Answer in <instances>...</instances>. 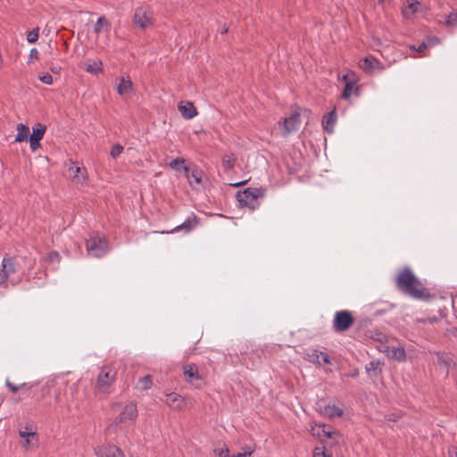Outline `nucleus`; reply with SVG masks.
I'll return each mask as SVG.
<instances>
[{
    "label": "nucleus",
    "instance_id": "nucleus-9",
    "mask_svg": "<svg viewBox=\"0 0 457 457\" xmlns=\"http://www.w3.org/2000/svg\"><path fill=\"white\" fill-rule=\"evenodd\" d=\"M301 123V117L298 112L292 113L289 117H286L282 121L278 122V126L282 129L283 137H287L292 132L298 129Z\"/></svg>",
    "mask_w": 457,
    "mask_h": 457
},
{
    "label": "nucleus",
    "instance_id": "nucleus-31",
    "mask_svg": "<svg viewBox=\"0 0 457 457\" xmlns=\"http://www.w3.org/2000/svg\"><path fill=\"white\" fill-rule=\"evenodd\" d=\"M391 357L397 361H404L406 358L405 350L403 347H393L391 350Z\"/></svg>",
    "mask_w": 457,
    "mask_h": 457
},
{
    "label": "nucleus",
    "instance_id": "nucleus-3",
    "mask_svg": "<svg viewBox=\"0 0 457 457\" xmlns=\"http://www.w3.org/2000/svg\"><path fill=\"white\" fill-rule=\"evenodd\" d=\"M262 195L260 188L248 187L237 193V199L241 206H246L252 211L259 207L258 198Z\"/></svg>",
    "mask_w": 457,
    "mask_h": 457
},
{
    "label": "nucleus",
    "instance_id": "nucleus-5",
    "mask_svg": "<svg viewBox=\"0 0 457 457\" xmlns=\"http://www.w3.org/2000/svg\"><path fill=\"white\" fill-rule=\"evenodd\" d=\"M87 250L88 254L101 258L107 253V242L98 234H93L87 240Z\"/></svg>",
    "mask_w": 457,
    "mask_h": 457
},
{
    "label": "nucleus",
    "instance_id": "nucleus-22",
    "mask_svg": "<svg viewBox=\"0 0 457 457\" xmlns=\"http://www.w3.org/2000/svg\"><path fill=\"white\" fill-rule=\"evenodd\" d=\"M29 134V128L22 123H19L17 125V135L15 137L14 142L21 143L24 142L28 139Z\"/></svg>",
    "mask_w": 457,
    "mask_h": 457
},
{
    "label": "nucleus",
    "instance_id": "nucleus-49",
    "mask_svg": "<svg viewBox=\"0 0 457 457\" xmlns=\"http://www.w3.org/2000/svg\"><path fill=\"white\" fill-rule=\"evenodd\" d=\"M24 439H25V441L23 443V446L27 447L30 443L29 437H25Z\"/></svg>",
    "mask_w": 457,
    "mask_h": 457
},
{
    "label": "nucleus",
    "instance_id": "nucleus-19",
    "mask_svg": "<svg viewBox=\"0 0 457 457\" xmlns=\"http://www.w3.org/2000/svg\"><path fill=\"white\" fill-rule=\"evenodd\" d=\"M435 353L437 357L438 364L445 369L446 375H448L449 370L453 364V360L451 354L442 352H436Z\"/></svg>",
    "mask_w": 457,
    "mask_h": 457
},
{
    "label": "nucleus",
    "instance_id": "nucleus-15",
    "mask_svg": "<svg viewBox=\"0 0 457 457\" xmlns=\"http://www.w3.org/2000/svg\"><path fill=\"white\" fill-rule=\"evenodd\" d=\"M178 110L186 120L193 119L197 115V110L194 104L189 101H180L178 104Z\"/></svg>",
    "mask_w": 457,
    "mask_h": 457
},
{
    "label": "nucleus",
    "instance_id": "nucleus-30",
    "mask_svg": "<svg viewBox=\"0 0 457 457\" xmlns=\"http://www.w3.org/2000/svg\"><path fill=\"white\" fill-rule=\"evenodd\" d=\"M420 5V3L418 1H414L411 4H409L403 10V15L405 18H409L418 12V6Z\"/></svg>",
    "mask_w": 457,
    "mask_h": 457
},
{
    "label": "nucleus",
    "instance_id": "nucleus-14",
    "mask_svg": "<svg viewBox=\"0 0 457 457\" xmlns=\"http://www.w3.org/2000/svg\"><path fill=\"white\" fill-rule=\"evenodd\" d=\"M71 165L68 168L70 176L72 177L73 181L76 183H81L87 179V172L84 167L75 165L76 162H71Z\"/></svg>",
    "mask_w": 457,
    "mask_h": 457
},
{
    "label": "nucleus",
    "instance_id": "nucleus-32",
    "mask_svg": "<svg viewBox=\"0 0 457 457\" xmlns=\"http://www.w3.org/2000/svg\"><path fill=\"white\" fill-rule=\"evenodd\" d=\"M19 435L21 438L25 437H37V433L30 427L27 426L24 430L20 429Z\"/></svg>",
    "mask_w": 457,
    "mask_h": 457
},
{
    "label": "nucleus",
    "instance_id": "nucleus-4",
    "mask_svg": "<svg viewBox=\"0 0 457 457\" xmlns=\"http://www.w3.org/2000/svg\"><path fill=\"white\" fill-rule=\"evenodd\" d=\"M116 377V371L110 368L104 367L98 374L97 381L95 386L96 393H108Z\"/></svg>",
    "mask_w": 457,
    "mask_h": 457
},
{
    "label": "nucleus",
    "instance_id": "nucleus-23",
    "mask_svg": "<svg viewBox=\"0 0 457 457\" xmlns=\"http://www.w3.org/2000/svg\"><path fill=\"white\" fill-rule=\"evenodd\" d=\"M153 385V378L151 375L140 377L136 383V389L145 391L151 388Z\"/></svg>",
    "mask_w": 457,
    "mask_h": 457
},
{
    "label": "nucleus",
    "instance_id": "nucleus-53",
    "mask_svg": "<svg viewBox=\"0 0 457 457\" xmlns=\"http://www.w3.org/2000/svg\"><path fill=\"white\" fill-rule=\"evenodd\" d=\"M455 457H457V451L454 452Z\"/></svg>",
    "mask_w": 457,
    "mask_h": 457
},
{
    "label": "nucleus",
    "instance_id": "nucleus-2",
    "mask_svg": "<svg viewBox=\"0 0 457 457\" xmlns=\"http://www.w3.org/2000/svg\"><path fill=\"white\" fill-rule=\"evenodd\" d=\"M173 172L179 178H184L188 184L195 188V184L202 183V171L188 159L183 157L173 158Z\"/></svg>",
    "mask_w": 457,
    "mask_h": 457
},
{
    "label": "nucleus",
    "instance_id": "nucleus-39",
    "mask_svg": "<svg viewBox=\"0 0 457 457\" xmlns=\"http://www.w3.org/2000/svg\"><path fill=\"white\" fill-rule=\"evenodd\" d=\"M45 260L49 262H60L61 256L58 252L52 251L47 253V255L45 257Z\"/></svg>",
    "mask_w": 457,
    "mask_h": 457
},
{
    "label": "nucleus",
    "instance_id": "nucleus-27",
    "mask_svg": "<svg viewBox=\"0 0 457 457\" xmlns=\"http://www.w3.org/2000/svg\"><path fill=\"white\" fill-rule=\"evenodd\" d=\"M85 71L91 74H98L103 71V62L101 60L94 61L93 63L87 64Z\"/></svg>",
    "mask_w": 457,
    "mask_h": 457
},
{
    "label": "nucleus",
    "instance_id": "nucleus-44",
    "mask_svg": "<svg viewBox=\"0 0 457 457\" xmlns=\"http://www.w3.org/2000/svg\"><path fill=\"white\" fill-rule=\"evenodd\" d=\"M29 144H30V148L33 152L37 150L41 145L39 140L32 139L30 137H29Z\"/></svg>",
    "mask_w": 457,
    "mask_h": 457
},
{
    "label": "nucleus",
    "instance_id": "nucleus-28",
    "mask_svg": "<svg viewBox=\"0 0 457 457\" xmlns=\"http://www.w3.org/2000/svg\"><path fill=\"white\" fill-rule=\"evenodd\" d=\"M110 27H111V24H110L109 21L104 16H102L97 19L94 31L96 34H100L102 32L103 29H110Z\"/></svg>",
    "mask_w": 457,
    "mask_h": 457
},
{
    "label": "nucleus",
    "instance_id": "nucleus-50",
    "mask_svg": "<svg viewBox=\"0 0 457 457\" xmlns=\"http://www.w3.org/2000/svg\"><path fill=\"white\" fill-rule=\"evenodd\" d=\"M60 395H61L60 393H56V394H55L54 398H55V402H56V403H59V402H60Z\"/></svg>",
    "mask_w": 457,
    "mask_h": 457
},
{
    "label": "nucleus",
    "instance_id": "nucleus-24",
    "mask_svg": "<svg viewBox=\"0 0 457 457\" xmlns=\"http://www.w3.org/2000/svg\"><path fill=\"white\" fill-rule=\"evenodd\" d=\"M46 131V127L41 123H37L35 127L32 128V134L29 137L40 141L44 137Z\"/></svg>",
    "mask_w": 457,
    "mask_h": 457
},
{
    "label": "nucleus",
    "instance_id": "nucleus-21",
    "mask_svg": "<svg viewBox=\"0 0 457 457\" xmlns=\"http://www.w3.org/2000/svg\"><path fill=\"white\" fill-rule=\"evenodd\" d=\"M383 363L380 361H371L366 365V371L370 376L378 377L382 371Z\"/></svg>",
    "mask_w": 457,
    "mask_h": 457
},
{
    "label": "nucleus",
    "instance_id": "nucleus-51",
    "mask_svg": "<svg viewBox=\"0 0 457 457\" xmlns=\"http://www.w3.org/2000/svg\"><path fill=\"white\" fill-rule=\"evenodd\" d=\"M21 385H24V387L23 388H26V389H30L32 387L31 385H29L27 383H22Z\"/></svg>",
    "mask_w": 457,
    "mask_h": 457
},
{
    "label": "nucleus",
    "instance_id": "nucleus-29",
    "mask_svg": "<svg viewBox=\"0 0 457 457\" xmlns=\"http://www.w3.org/2000/svg\"><path fill=\"white\" fill-rule=\"evenodd\" d=\"M333 435H337V430H329L327 429V426L325 424L320 425V429L317 431V436L322 442V437L329 438Z\"/></svg>",
    "mask_w": 457,
    "mask_h": 457
},
{
    "label": "nucleus",
    "instance_id": "nucleus-48",
    "mask_svg": "<svg viewBox=\"0 0 457 457\" xmlns=\"http://www.w3.org/2000/svg\"><path fill=\"white\" fill-rule=\"evenodd\" d=\"M401 417L397 414H392L389 416L388 420L394 422L397 421Z\"/></svg>",
    "mask_w": 457,
    "mask_h": 457
},
{
    "label": "nucleus",
    "instance_id": "nucleus-42",
    "mask_svg": "<svg viewBox=\"0 0 457 457\" xmlns=\"http://www.w3.org/2000/svg\"><path fill=\"white\" fill-rule=\"evenodd\" d=\"M214 453L219 457H231L228 447H224L221 449H214Z\"/></svg>",
    "mask_w": 457,
    "mask_h": 457
},
{
    "label": "nucleus",
    "instance_id": "nucleus-20",
    "mask_svg": "<svg viewBox=\"0 0 457 457\" xmlns=\"http://www.w3.org/2000/svg\"><path fill=\"white\" fill-rule=\"evenodd\" d=\"M337 120V115L335 111H331L324 115L322 119V126L324 129L328 132L332 133L334 130V126L336 124Z\"/></svg>",
    "mask_w": 457,
    "mask_h": 457
},
{
    "label": "nucleus",
    "instance_id": "nucleus-38",
    "mask_svg": "<svg viewBox=\"0 0 457 457\" xmlns=\"http://www.w3.org/2000/svg\"><path fill=\"white\" fill-rule=\"evenodd\" d=\"M38 28L29 31L27 35V40L29 44L36 43L38 39Z\"/></svg>",
    "mask_w": 457,
    "mask_h": 457
},
{
    "label": "nucleus",
    "instance_id": "nucleus-34",
    "mask_svg": "<svg viewBox=\"0 0 457 457\" xmlns=\"http://www.w3.org/2000/svg\"><path fill=\"white\" fill-rule=\"evenodd\" d=\"M353 85H354V82H353V81L345 82V88H344V91L342 94L343 98L348 99L351 96V95L353 93Z\"/></svg>",
    "mask_w": 457,
    "mask_h": 457
},
{
    "label": "nucleus",
    "instance_id": "nucleus-6",
    "mask_svg": "<svg viewBox=\"0 0 457 457\" xmlns=\"http://www.w3.org/2000/svg\"><path fill=\"white\" fill-rule=\"evenodd\" d=\"M354 320L351 312L346 310L337 312L333 320V329L337 333L346 331L353 325Z\"/></svg>",
    "mask_w": 457,
    "mask_h": 457
},
{
    "label": "nucleus",
    "instance_id": "nucleus-13",
    "mask_svg": "<svg viewBox=\"0 0 457 457\" xmlns=\"http://www.w3.org/2000/svg\"><path fill=\"white\" fill-rule=\"evenodd\" d=\"M306 359L314 364L321 365V363L330 364L331 361L329 356L319 350L311 349L306 353Z\"/></svg>",
    "mask_w": 457,
    "mask_h": 457
},
{
    "label": "nucleus",
    "instance_id": "nucleus-7",
    "mask_svg": "<svg viewBox=\"0 0 457 457\" xmlns=\"http://www.w3.org/2000/svg\"><path fill=\"white\" fill-rule=\"evenodd\" d=\"M137 417V409L135 403L130 402L124 406L122 411L115 418L113 424L120 428L127 427Z\"/></svg>",
    "mask_w": 457,
    "mask_h": 457
},
{
    "label": "nucleus",
    "instance_id": "nucleus-10",
    "mask_svg": "<svg viewBox=\"0 0 457 457\" xmlns=\"http://www.w3.org/2000/svg\"><path fill=\"white\" fill-rule=\"evenodd\" d=\"M16 272V264L12 258L4 257L2 261V270L0 271V286L7 287L6 281L9 277Z\"/></svg>",
    "mask_w": 457,
    "mask_h": 457
},
{
    "label": "nucleus",
    "instance_id": "nucleus-47",
    "mask_svg": "<svg viewBox=\"0 0 457 457\" xmlns=\"http://www.w3.org/2000/svg\"><path fill=\"white\" fill-rule=\"evenodd\" d=\"M426 48H427V44L423 42V43H421V44L420 45V46L416 49V51H417V52H419V53H421V52H423Z\"/></svg>",
    "mask_w": 457,
    "mask_h": 457
},
{
    "label": "nucleus",
    "instance_id": "nucleus-45",
    "mask_svg": "<svg viewBox=\"0 0 457 457\" xmlns=\"http://www.w3.org/2000/svg\"><path fill=\"white\" fill-rule=\"evenodd\" d=\"M29 57H30V59L38 60L39 59V53H38L37 49L32 48L30 50Z\"/></svg>",
    "mask_w": 457,
    "mask_h": 457
},
{
    "label": "nucleus",
    "instance_id": "nucleus-8",
    "mask_svg": "<svg viewBox=\"0 0 457 457\" xmlns=\"http://www.w3.org/2000/svg\"><path fill=\"white\" fill-rule=\"evenodd\" d=\"M183 375L185 379L196 388H201L204 385V380L199 374L198 368L194 363L186 364L183 366Z\"/></svg>",
    "mask_w": 457,
    "mask_h": 457
},
{
    "label": "nucleus",
    "instance_id": "nucleus-52",
    "mask_svg": "<svg viewBox=\"0 0 457 457\" xmlns=\"http://www.w3.org/2000/svg\"><path fill=\"white\" fill-rule=\"evenodd\" d=\"M221 32H222V33H227V32H228V29H227V28L222 29V31H221Z\"/></svg>",
    "mask_w": 457,
    "mask_h": 457
},
{
    "label": "nucleus",
    "instance_id": "nucleus-36",
    "mask_svg": "<svg viewBox=\"0 0 457 457\" xmlns=\"http://www.w3.org/2000/svg\"><path fill=\"white\" fill-rule=\"evenodd\" d=\"M446 24L453 27H457V10L452 12L446 17Z\"/></svg>",
    "mask_w": 457,
    "mask_h": 457
},
{
    "label": "nucleus",
    "instance_id": "nucleus-43",
    "mask_svg": "<svg viewBox=\"0 0 457 457\" xmlns=\"http://www.w3.org/2000/svg\"><path fill=\"white\" fill-rule=\"evenodd\" d=\"M39 79L41 82L46 85H52L53 84V77L49 73H45L42 76L39 77Z\"/></svg>",
    "mask_w": 457,
    "mask_h": 457
},
{
    "label": "nucleus",
    "instance_id": "nucleus-35",
    "mask_svg": "<svg viewBox=\"0 0 457 457\" xmlns=\"http://www.w3.org/2000/svg\"><path fill=\"white\" fill-rule=\"evenodd\" d=\"M312 457H332L331 454L326 453V446H316L313 450Z\"/></svg>",
    "mask_w": 457,
    "mask_h": 457
},
{
    "label": "nucleus",
    "instance_id": "nucleus-46",
    "mask_svg": "<svg viewBox=\"0 0 457 457\" xmlns=\"http://www.w3.org/2000/svg\"><path fill=\"white\" fill-rule=\"evenodd\" d=\"M329 438L333 439L336 444H339V441L342 440L343 436L340 432L337 431V435H333L332 436H329Z\"/></svg>",
    "mask_w": 457,
    "mask_h": 457
},
{
    "label": "nucleus",
    "instance_id": "nucleus-11",
    "mask_svg": "<svg viewBox=\"0 0 457 457\" xmlns=\"http://www.w3.org/2000/svg\"><path fill=\"white\" fill-rule=\"evenodd\" d=\"M95 453L97 457H125L121 449L112 445L99 446Z\"/></svg>",
    "mask_w": 457,
    "mask_h": 457
},
{
    "label": "nucleus",
    "instance_id": "nucleus-33",
    "mask_svg": "<svg viewBox=\"0 0 457 457\" xmlns=\"http://www.w3.org/2000/svg\"><path fill=\"white\" fill-rule=\"evenodd\" d=\"M243 453H238L237 454L232 455L231 457H251V455L254 452V448L251 445H245L242 448Z\"/></svg>",
    "mask_w": 457,
    "mask_h": 457
},
{
    "label": "nucleus",
    "instance_id": "nucleus-12",
    "mask_svg": "<svg viewBox=\"0 0 457 457\" xmlns=\"http://www.w3.org/2000/svg\"><path fill=\"white\" fill-rule=\"evenodd\" d=\"M133 22L140 29L147 28L151 23L150 12L144 8H137L134 13Z\"/></svg>",
    "mask_w": 457,
    "mask_h": 457
},
{
    "label": "nucleus",
    "instance_id": "nucleus-26",
    "mask_svg": "<svg viewBox=\"0 0 457 457\" xmlns=\"http://www.w3.org/2000/svg\"><path fill=\"white\" fill-rule=\"evenodd\" d=\"M236 161L234 154H226L222 156V166L226 170H229L234 168Z\"/></svg>",
    "mask_w": 457,
    "mask_h": 457
},
{
    "label": "nucleus",
    "instance_id": "nucleus-41",
    "mask_svg": "<svg viewBox=\"0 0 457 457\" xmlns=\"http://www.w3.org/2000/svg\"><path fill=\"white\" fill-rule=\"evenodd\" d=\"M5 385L12 393H17L20 389H23L24 387V385H13L8 378L5 380Z\"/></svg>",
    "mask_w": 457,
    "mask_h": 457
},
{
    "label": "nucleus",
    "instance_id": "nucleus-18",
    "mask_svg": "<svg viewBox=\"0 0 457 457\" xmlns=\"http://www.w3.org/2000/svg\"><path fill=\"white\" fill-rule=\"evenodd\" d=\"M320 413L329 419H335L343 415L344 409L342 406L328 404L320 411Z\"/></svg>",
    "mask_w": 457,
    "mask_h": 457
},
{
    "label": "nucleus",
    "instance_id": "nucleus-1",
    "mask_svg": "<svg viewBox=\"0 0 457 457\" xmlns=\"http://www.w3.org/2000/svg\"><path fill=\"white\" fill-rule=\"evenodd\" d=\"M395 286L399 291L413 299L428 301L431 298L429 290L423 286L410 267L399 270L395 278Z\"/></svg>",
    "mask_w": 457,
    "mask_h": 457
},
{
    "label": "nucleus",
    "instance_id": "nucleus-37",
    "mask_svg": "<svg viewBox=\"0 0 457 457\" xmlns=\"http://www.w3.org/2000/svg\"><path fill=\"white\" fill-rule=\"evenodd\" d=\"M173 409H181L185 404V400L178 395L173 394Z\"/></svg>",
    "mask_w": 457,
    "mask_h": 457
},
{
    "label": "nucleus",
    "instance_id": "nucleus-16",
    "mask_svg": "<svg viewBox=\"0 0 457 457\" xmlns=\"http://www.w3.org/2000/svg\"><path fill=\"white\" fill-rule=\"evenodd\" d=\"M360 67L365 71H370L372 70H383L384 66L382 62L372 55L366 56L360 62Z\"/></svg>",
    "mask_w": 457,
    "mask_h": 457
},
{
    "label": "nucleus",
    "instance_id": "nucleus-25",
    "mask_svg": "<svg viewBox=\"0 0 457 457\" xmlns=\"http://www.w3.org/2000/svg\"><path fill=\"white\" fill-rule=\"evenodd\" d=\"M132 87V82L131 80L128 78H124V77H121L120 79V83L118 85V93L120 95H124L126 93H128Z\"/></svg>",
    "mask_w": 457,
    "mask_h": 457
},
{
    "label": "nucleus",
    "instance_id": "nucleus-17",
    "mask_svg": "<svg viewBox=\"0 0 457 457\" xmlns=\"http://www.w3.org/2000/svg\"><path fill=\"white\" fill-rule=\"evenodd\" d=\"M196 224L197 221L195 216L188 217L186 220L173 227V233H188L196 226Z\"/></svg>",
    "mask_w": 457,
    "mask_h": 457
},
{
    "label": "nucleus",
    "instance_id": "nucleus-40",
    "mask_svg": "<svg viewBox=\"0 0 457 457\" xmlns=\"http://www.w3.org/2000/svg\"><path fill=\"white\" fill-rule=\"evenodd\" d=\"M122 151L123 146L120 144H116L112 147L110 154L112 158H117L122 153Z\"/></svg>",
    "mask_w": 457,
    "mask_h": 457
}]
</instances>
